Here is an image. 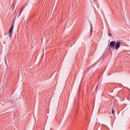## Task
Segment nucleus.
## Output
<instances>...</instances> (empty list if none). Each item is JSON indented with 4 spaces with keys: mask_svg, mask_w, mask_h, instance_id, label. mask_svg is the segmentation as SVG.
I'll use <instances>...</instances> for the list:
<instances>
[{
    "mask_svg": "<svg viewBox=\"0 0 130 130\" xmlns=\"http://www.w3.org/2000/svg\"><path fill=\"white\" fill-rule=\"evenodd\" d=\"M23 9H24V7H22V8L20 9L18 17H20V15H21V14H22V12H23Z\"/></svg>",
    "mask_w": 130,
    "mask_h": 130,
    "instance_id": "obj_4",
    "label": "nucleus"
},
{
    "mask_svg": "<svg viewBox=\"0 0 130 130\" xmlns=\"http://www.w3.org/2000/svg\"><path fill=\"white\" fill-rule=\"evenodd\" d=\"M15 20H16V19H15V18H14L13 19V23L9 31V35L10 39L12 38V36L13 35V29H14V25L15 24Z\"/></svg>",
    "mask_w": 130,
    "mask_h": 130,
    "instance_id": "obj_1",
    "label": "nucleus"
},
{
    "mask_svg": "<svg viewBox=\"0 0 130 130\" xmlns=\"http://www.w3.org/2000/svg\"><path fill=\"white\" fill-rule=\"evenodd\" d=\"M112 113L114 114V108H112Z\"/></svg>",
    "mask_w": 130,
    "mask_h": 130,
    "instance_id": "obj_5",
    "label": "nucleus"
},
{
    "mask_svg": "<svg viewBox=\"0 0 130 130\" xmlns=\"http://www.w3.org/2000/svg\"><path fill=\"white\" fill-rule=\"evenodd\" d=\"M121 46V43L120 42L118 41L115 43V49L117 50L119 49V47Z\"/></svg>",
    "mask_w": 130,
    "mask_h": 130,
    "instance_id": "obj_3",
    "label": "nucleus"
},
{
    "mask_svg": "<svg viewBox=\"0 0 130 130\" xmlns=\"http://www.w3.org/2000/svg\"><path fill=\"white\" fill-rule=\"evenodd\" d=\"M108 35L109 36H112V34L110 33L109 32H108Z\"/></svg>",
    "mask_w": 130,
    "mask_h": 130,
    "instance_id": "obj_6",
    "label": "nucleus"
},
{
    "mask_svg": "<svg viewBox=\"0 0 130 130\" xmlns=\"http://www.w3.org/2000/svg\"><path fill=\"white\" fill-rule=\"evenodd\" d=\"M115 48V41H111L110 43V45H109V49H114V48Z\"/></svg>",
    "mask_w": 130,
    "mask_h": 130,
    "instance_id": "obj_2",
    "label": "nucleus"
},
{
    "mask_svg": "<svg viewBox=\"0 0 130 130\" xmlns=\"http://www.w3.org/2000/svg\"><path fill=\"white\" fill-rule=\"evenodd\" d=\"M90 31H92V28H90Z\"/></svg>",
    "mask_w": 130,
    "mask_h": 130,
    "instance_id": "obj_7",
    "label": "nucleus"
}]
</instances>
